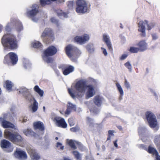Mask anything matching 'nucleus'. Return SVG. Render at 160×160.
<instances>
[{
  "label": "nucleus",
  "mask_w": 160,
  "mask_h": 160,
  "mask_svg": "<svg viewBox=\"0 0 160 160\" xmlns=\"http://www.w3.org/2000/svg\"><path fill=\"white\" fill-rule=\"evenodd\" d=\"M128 56L127 54H123L120 57V59L122 60H123L127 57Z\"/></svg>",
  "instance_id": "obj_50"
},
{
  "label": "nucleus",
  "mask_w": 160,
  "mask_h": 160,
  "mask_svg": "<svg viewBox=\"0 0 160 160\" xmlns=\"http://www.w3.org/2000/svg\"><path fill=\"white\" fill-rule=\"evenodd\" d=\"M87 49L88 52H91V51H93V48L92 49L90 48V46L89 45H87Z\"/></svg>",
  "instance_id": "obj_53"
},
{
  "label": "nucleus",
  "mask_w": 160,
  "mask_h": 160,
  "mask_svg": "<svg viewBox=\"0 0 160 160\" xmlns=\"http://www.w3.org/2000/svg\"><path fill=\"white\" fill-rule=\"evenodd\" d=\"M68 144L70 147L74 150L76 149L77 148L76 146L75 145L74 141L72 139L69 140L68 142Z\"/></svg>",
  "instance_id": "obj_34"
},
{
  "label": "nucleus",
  "mask_w": 160,
  "mask_h": 160,
  "mask_svg": "<svg viewBox=\"0 0 160 160\" xmlns=\"http://www.w3.org/2000/svg\"><path fill=\"white\" fill-rule=\"evenodd\" d=\"M79 130V127L78 125H76L75 127H72L70 129L71 131L73 132H76Z\"/></svg>",
  "instance_id": "obj_41"
},
{
  "label": "nucleus",
  "mask_w": 160,
  "mask_h": 160,
  "mask_svg": "<svg viewBox=\"0 0 160 160\" xmlns=\"http://www.w3.org/2000/svg\"><path fill=\"white\" fill-rule=\"evenodd\" d=\"M34 91L37 92L41 97H42L43 95L44 92L42 90L38 85H36L33 88Z\"/></svg>",
  "instance_id": "obj_29"
},
{
  "label": "nucleus",
  "mask_w": 160,
  "mask_h": 160,
  "mask_svg": "<svg viewBox=\"0 0 160 160\" xmlns=\"http://www.w3.org/2000/svg\"><path fill=\"white\" fill-rule=\"evenodd\" d=\"M2 136V132L0 131V137H1Z\"/></svg>",
  "instance_id": "obj_61"
},
{
  "label": "nucleus",
  "mask_w": 160,
  "mask_h": 160,
  "mask_svg": "<svg viewBox=\"0 0 160 160\" xmlns=\"http://www.w3.org/2000/svg\"><path fill=\"white\" fill-rule=\"evenodd\" d=\"M55 139H56V140H58V137H56L55 138Z\"/></svg>",
  "instance_id": "obj_64"
},
{
  "label": "nucleus",
  "mask_w": 160,
  "mask_h": 160,
  "mask_svg": "<svg viewBox=\"0 0 160 160\" xmlns=\"http://www.w3.org/2000/svg\"><path fill=\"white\" fill-rule=\"evenodd\" d=\"M103 40L106 44L108 47V49L110 51H113V49L109 37L105 34H103Z\"/></svg>",
  "instance_id": "obj_18"
},
{
  "label": "nucleus",
  "mask_w": 160,
  "mask_h": 160,
  "mask_svg": "<svg viewBox=\"0 0 160 160\" xmlns=\"http://www.w3.org/2000/svg\"><path fill=\"white\" fill-rule=\"evenodd\" d=\"M13 86L12 83L10 81L6 80L3 84V86L8 90H11Z\"/></svg>",
  "instance_id": "obj_26"
},
{
  "label": "nucleus",
  "mask_w": 160,
  "mask_h": 160,
  "mask_svg": "<svg viewBox=\"0 0 160 160\" xmlns=\"http://www.w3.org/2000/svg\"><path fill=\"white\" fill-rule=\"evenodd\" d=\"M137 45L138 46L140 52H143L147 49V44L145 40H141L139 42Z\"/></svg>",
  "instance_id": "obj_20"
},
{
  "label": "nucleus",
  "mask_w": 160,
  "mask_h": 160,
  "mask_svg": "<svg viewBox=\"0 0 160 160\" xmlns=\"http://www.w3.org/2000/svg\"><path fill=\"white\" fill-rule=\"evenodd\" d=\"M62 144L59 142H58L57 143V147H60V149L61 150H63L64 149V146H62Z\"/></svg>",
  "instance_id": "obj_49"
},
{
  "label": "nucleus",
  "mask_w": 160,
  "mask_h": 160,
  "mask_svg": "<svg viewBox=\"0 0 160 160\" xmlns=\"http://www.w3.org/2000/svg\"><path fill=\"white\" fill-rule=\"evenodd\" d=\"M16 157L19 159H24L27 158V155L25 152L22 150H17L14 152Z\"/></svg>",
  "instance_id": "obj_17"
},
{
  "label": "nucleus",
  "mask_w": 160,
  "mask_h": 160,
  "mask_svg": "<svg viewBox=\"0 0 160 160\" xmlns=\"http://www.w3.org/2000/svg\"><path fill=\"white\" fill-rule=\"evenodd\" d=\"M58 2L60 3H63L65 2V0H57Z\"/></svg>",
  "instance_id": "obj_59"
},
{
  "label": "nucleus",
  "mask_w": 160,
  "mask_h": 160,
  "mask_svg": "<svg viewBox=\"0 0 160 160\" xmlns=\"http://www.w3.org/2000/svg\"><path fill=\"white\" fill-rule=\"evenodd\" d=\"M2 28L1 26H0V32L2 31Z\"/></svg>",
  "instance_id": "obj_63"
},
{
  "label": "nucleus",
  "mask_w": 160,
  "mask_h": 160,
  "mask_svg": "<svg viewBox=\"0 0 160 160\" xmlns=\"http://www.w3.org/2000/svg\"><path fill=\"white\" fill-rule=\"evenodd\" d=\"M11 145V143L8 141L3 139L1 141V146L2 148H8Z\"/></svg>",
  "instance_id": "obj_27"
},
{
  "label": "nucleus",
  "mask_w": 160,
  "mask_h": 160,
  "mask_svg": "<svg viewBox=\"0 0 160 160\" xmlns=\"http://www.w3.org/2000/svg\"><path fill=\"white\" fill-rule=\"evenodd\" d=\"M57 0H40V5L42 7L46 5L50 4L52 2H55Z\"/></svg>",
  "instance_id": "obj_28"
},
{
  "label": "nucleus",
  "mask_w": 160,
  "mask_h": 160,
  "mask_svg": "<svg viewBox=\"0 0 160 160\" xmlns=\"http://www.w3.org/2000/svg\"><path fill=\"white\" fill-rule=\"evenodd\" d=\"M113 131L112 130H109L108 131V135L107 138V141H108L110 140L111 136H113Z\"/></svg>",
  "instance_id": "obj_44"
},
{
  "label": "nucleus",
  "mask_w": 160,
  "mask_h": 160,
  "mask_svg": "<svg viewBox=\"0 0 160 160\" xmlns=\"http://www.w3.org/2000/svg\"><path fill=\"white\" fill-rule=\"evenodd\" d=\"M4 137L11 141L14 144H18L23 141V138L19 134L18 131L13 132V131L7 129L4 130Z\"/></svg>",
  "instance_id": "obj_2"
},
{
  "label": "nucleus",
  "mask_w": 160,
  "mask_h": 160,
  "mask_svg": "<svg viewBox=\"0 0 160 160\" xmlns=\"http://www.w3.org/2000/svg\"><path fill=\"white\" fill-rule=\"evenodd\" d=\"M41 37L43 41L46 44H48L54 39V34L50 28H45L41 34Z\"/></svg>",
  "instance_id": "obj_4"
},
{
  "label": "nucleus",
  "mask_w": 160,
  "mask_h": 160,
  "mask_svg": "<svg viewBox=\"0 0 160 160\" xmlns=\"http://www.w3.org/2000/svg\"><path fill=\"white\" fill-rule=\"evenodd\" d=\"M118 140H116L114 142V144L115 146V147L116 148H118V145L117 143Z\"/></svg>",
  "instance_id": "obj_56"
},
{
  "label": "nucleus",
  "mask_w": 160,
  "mask_h": 160,
  "mask_svg": "<svg viewBox=\"0 0 160 160\" xmlns=\"http://www.w3.org/2000/svg\"><path fill=\"white\" fill-rule=\"evenodd\" d=\"M60 12H60V13H57V14H58V16H61L62 15L63 13H62V11H61Z\"/></svg>",
  "instance_id": "obj_58"
},
{
  "label": "nucleus",
  "mask_w": 160,
  "mask_h": 160,
  "mask_svg": "<svg viewBox=\"0 0 160 160\" xmlns=\"http://www.w3.org/2000/svg\"><path fill=\"white\" fill-rule=\"evenodd\" d=\"M58 68L62 71V73L65 76L72 72L74 70V67L69 64H60L58 66Z\"/></svg>",
  "instance_id": "obj_9"
},
{
  "label": "nucleus",
  "mask_w": 160,
  "mask_h": 160,
  "mask_svg": "<svg viewBox=\"0 0 160 160\" xmlns=\"http://www.w3.org/2000/svg\"><path fill=\"white\" fill-rule=\"evenodd\" d=\"M148 152L150 154H152L153 155L157 154L158 152L157 150L154 148L149 146L148 147Z\"/></svg>",
  "instance_id": "obj_31"
},
{
  "label": "nucleus",
  "mask_w": 160,
  "mask_h": 160,
  "mask_svg": "<svg viewBox=\"0 0 160 160\" xmlns=\"http://www.w3.org/2000/svg\"><path fill=\"white\" fill-rule=\"evenodd\" d=\"M101 49L103 53L105 56H106L108 55V53L106 49L103 48H101Z\"/></svg>",
  "instance_id": "obj_52"
},
{
  "label": "nucleus",
  "mask_w": 160,
  "mask_h": 160,
  "mask_svg": "<svg viewBox=\"0 0 160 160\" xmlns=\"http://www.w3.org/2000/svg\"><path fill=\"white\" fill-rule=\"evenodd\" d=\"M50 20L52 23L56 24L58 26L59 25L58 21L56 19L54 18H52L50 19Z\"/></svg>",
  "instance_id": "obj_46"
},
{
  "label": "nucleus",
  "mask_w": 160,
  "mask_h": 160,
  "mask_svg": "<svg viewBox=\"0 0 160 160\" xmlns=\"http://www.w3.org/2000/svg\"><path fill=\"white\" fill-rule=\"evenodd\" d=\"M23 132L24 134L27 136H30L32 135L33 133V132L32 131L28 129L24 131Z\"/></svg>",
  "instance_id": "obj_39"
},
{
  "label": "nucleus",
  "mask_w": 160,
  "mask_h": 160,
  "mask_svg": "<svg viewBox=\"0 0 160 160\" xmlns=\"http://www.w3.org/2000/svg\"><path fill=\"white\" fill-rule=\"evenodd\" d=\"M17 55L13 52H10L4 57L3 63L8 66L14 65L16 64L18 61Z\"/></svg>",
  "instance_id": "obj_6"
},
{
  "label": "nucleus",
  "mask_w": 160,
  "mask_h": 160,
  "mask_svg": "<svg viewBox=\"0 0 160 160\" xmlns=\"http://www.w3.org/2000/svg\"><path fill=\"white\" fill-rule=\"evenodd\" d=\"M125 85L126 88H129L130 87V86L129 83L128 82L126 79H125Z\"/></svg>",
  "instance_id": "obj_51"
},
{
  "label": "nucleus",
  "mask_w": 160,
  "mask_h": 160,
  "mask_svg": "<svg viewBox=\"0 0 160 160\" xmlns=\"http://www.w3.org/2000/svg\"><path fill=\"white\" fill-rule=\"evenodd\" d=\"M145 115L150 127L152 128H156L157 126V122L154 114L150 111H147Z\"/></svg>",
  "instance_id": "obj_8"
},
{
  "label": "nucleus",
  "mask_w": 160,
  "mask_h": 160,
  "mask_svg": "<svg viewBox=\"0 0 160 160\" xmlns=\"http://www.w3.org/2000/svg\"><path fill=\"white\" fill-rule=\"evenodd\" d=\"M68 91L69 93L72 98H75V96L74 94L72 92L70 89H68Z\"/></svg>",
  "instance_id": "obj_48"
},
{
  "label": "nucleus",
  "mask_w": 160,
  "mask_h": 160,
  "mask_svg": "<svg viewBox=\"0 0 160 160\" xmlns=\"http://www.w3.org/2000/svg\"><path fill=\"white\" fill-rule=\"evenodd\" d=\"M19 92L20 93L23 94L24 97L27 100H29L28 98L29 97H31V95L29 93L28 89L25 88H20Z\"/></svg>",
  "instance_id": "obj_21"
},
{
  "label": "nucleus",
  "mask_w": 160,
  "mask_h": 160,
  "mask_svg": "<svg viewBox=\"0 0 160 160\" xmlns=\"http://www.w3.org/2000/svg\"><path fill=\"white\" fill-rule=\"evenodd\" d=\"M74 2L72 1L68 2L67 6L69 9H72L73 6Z\"/></svg>",
  "instance_id": "obj_42"
},
{
  "label": "nucleus",
  "mask_w": 160,
  "mask_h": 160,
  "mask_svg": "<svg viewBox=\"0 0 160 160\" xmlns=\"http://www.w3.org/2000/svg\"><path fill=\"white\" fill-rule=\"evenodd\" d=\"M75 158L77 160H81V155L80 153L77 151H74L72 152Z\"/></svg>",
  "instance_id": "obj_32"
},
{
  "label": "nucleus",
  "mask_w": 160,
  "mask_h": 160,
  "mask_svg": "<svg viewBox=\"0 0 160 160\" xmlns=\"http://www.w3.org/2000/svg\"><path fill=\"white\" fill-rule=\"evenodd\" d=\"M76 110V106L69 102L68 103L67 105V108L65 111V114L69 115L71 112L75 111Z\"/></svg>",
  "instance_id": "obj_19"
},
{
  "label": "nucleus",
  "mask_w": 160,
  "mask_h": 160,
  "mask_svg": "<svg viewBox=\"0 0 160 160\" xmlns=\"http://www.w3.org/2000/svg\"><path fill=\"white\" fill-rule=\"evenodd\" d=\"M32 158L33 159L38 160L39 159L40 157L38 154L36 152H33L31 154Z\"/></svg>",
  "instance_id": "obj_37"
},
{
  "label": "nucleus",
  "mask_w": 160,
  "mask_h": 160,
  "mask_svg": "<svg viewBox=\"0 0 160 160\" xmlns=\"http://www.w3.org/2000/svg\"><path fill=\"white\" fill-rule=\"evenodd\" d=\"M146 24L145 22L142 21H140L138 23V31L142 33L140 34L141 36L145 37L146 36L145 24Z\"/></svg>",
  "instance_id": "obj_15"
},
{
  "label": "nucleus",
  "mask_w": 160,
  "mask_h": 160,
  "mask_svg": "<svg viewBox=\"0 0 160 160\" xmlns=\"http://www.w3.org/2000/svg\"><path fill=\"white\" fill-rule=\"evenodd\" d=\"M156 160H160V156L158 155V152L157 154H155Z\"/></svg>",
  "instance_id": "obj_54"
},
{
  "label": "nucleus",
  "mask_w": 160,
  "mask_h": 160,
  "mask_svg": "<svg viewBox=\"0 0 160 160\" xmlns=\"http://www.w3.org/2000/svg\"><path fill=\"white\" fill-rule=\"evenodd\" d=\"M32 9L27 12V16L30 18H33L39 12L38 6L37 5L34 4L32 6Z\"/></svg>",
  "instance_id": "obj_13"
},
{
  "label": "nucleus",
  "mask_w": 160,
  "mask_h": 160,
  "mask_svg": "<svg viewBox=\"0 0 160 160\" xmlns=\"http://www.w3.org/2000/svg\"><path fill=\"white\" fill-rule=\"evenodd\" d=\"M18 42L16 36L11 33L4 34L1 39V42L6 50L17 49L18 48Z\"/></svg>",
  "instance_id": "obj_1"
},
{
  "label": "nucleus",
  "mask_w": 160,
  "mask_h": 160,
  "mask_svg": "<svg viewBox=\"0 0 160 160\" xmlns=\"http://www.w3.org/2000/svg\"><path fill=\"white\" fill-rule=\"evenodd\" d=\"M33 126L35 129H38L40 131H43L44 130L43 124L40 121L34 122Z\"/></svg>",
  "instance_id": "obj_23"
},
{
  "label": "nucleus",
  "mask_w": 160,
  "mask_h": 160,
  "mask_svg": "<svg viewBox=\"0 0 160 160\" xmlns=\"http://www.w3.org/2000/svg\"><path fill=\"white\" fill-rule=\"evenodd\" d=\"M116 86L121 96H122L123 95V92L120 84L118 83H116Z\"/></svg>",
  "instance_id": "obj_36"
},
{
  "label": "nucleus",
  "mask_w": 160,
  "mask_h": 160,
  "mask_svg": "<svg viewBox=\"0 0 160 160\" xmlns=\"http://www.w3.org/2000/svg\"><path fill=\"white\" fill-rule=\"evenodd\" d=\"M160 141V137L159 136H156L153 140L154 142L157 146Z\"/></svg>",
  "instance_id": "obj_40"
},
{
  "label": "nucleus",
  "mask_w": 160,
  "mask_h": 160,
  "mask_svg": "<svg viewBox=\"0 0 160 160\" xmlns=\"http://www.w3.org/2000/svg\"><path fill=\"white\" fill-rule=\"evenodd\" d=\"M57 52V49L54 46H50L44 50L42 55V58L47 63H52L53 60L50 56L55 55Z\"/></svg>",
  "instance_id": "obj_3"
},
{
  "label": "nucleus",
  "mask_w": 160,
  "mask_h": 160,
  "mask_svg": "<svg viewBox=\"0 0 160 160\" xmlns=\"http://www.w3.org/2000/svg\"><path fill=\"white\" fill-rule=\"evenodd\" d=\"M152 37L153 40H155L157 38V36L154 34L152 35Z\"/></svg>",
  "instance_id": "obj_55"
},
{
  "label": "nucleus",
  "mask_w": 160,
  "mask_h": 160,
  "mask_svg": "<svg viewBox=\"0 0 160 160\" xmlns=\"http://www.w3.org/2000/svg\"><path fill=\"white\" fill-rule=\"evenodd\" d=\"M125 66L130 70H131L132 68V66L130 62H127L124 64Z\"/></svg>",
  "instance_id": "obj_47"
},
{
  "label": "nucleus",
  "mask_w": 160,
  "mask_h": 160,
  "mask_svg": "<svg viewBox=\"0 0 160 160\" xmlns=\"http://www.w3.org/2000/svg\"><path fill=\"white\" fill-rule=\"evenodd\" d=\"M86 83V81L83 80H79L76 83L75 88L78 92L76 95L78 97L81 98L84 96L87 86Z\"/></svg>",
  "instance_id": "obj_5"
},
{
  "label": "nucleus",
  "mask_w": 160,
  "mask_h": 160,
  "mask_svg": "<svg viewBox=\"0 0 160 160\" xmlns=\"http://www.w3.org/2000/svg\"><path fill=\"white\" fill-rule=\"evenodd\" d=\"M32 45L33 48H42V43L38 41H36L32 42Z\"/></svg>",
  "instance_id": "obj_33"
},
{
  "label": "nucleus",
  "mask_w": 160,
  "mask_h": 160,
  "mask_svg": "<svg viewBox=\"0 0 160 160\" xmlns=\"http://www.w3.org/2000/svg\"><path fill=\"white\" fill-rule=\"evenodd\" d=\"M15 20H13L8 23L5 28V30L6 31L9 32L12 29H14L15 22Z\"/></svg>",
  "instance_id": "obj_25"
},
{
  "label": "nucleus",
  "mask_w": 160,
  "mask_h": 160,
  "mask_svg": "<svg viewBox=\"0 0 160 160\" xmlns=\"http://www.w3.org/2000/svg\"><path fill=\"white\" fill-rule=\"evenodd\" d=\"M129 51L132 53H137L140 50L138 48L134 47H131L129 49Z\"/></svg>",
  "instance_id": "obj_35"
},
{
  "label": "nucleus",
  "mask_w": 160,
  "mask_h": 160,
  "mask_svg": "<svg viewBox=\"0 0 160 160\" xmlns=\"http://www.w3.org/2000/svg\"><path fill=\"white\" fill-rule=\"evenodd\" d=\"M63 160H72V159H70L66 157H64L63 158Z\"/></svg>",
  "instance_id": "obj_57"
},
{
  "label": "nucleus",
  "mask_w": 160,
  "mask_h": 160,
  "mask_svg": "<svg viewBox=\"0 0 160 160\" xmlns=\"http://www.w3.org/2000/svg\"><path fill=\"white\" fill-rule=\"evenodd\" d=\"M43 110L44 111H45V106H43Z\"/></svg>",
  "instance_id": "obj_62"
},
{
  "label": "nucleus",
  "mask_w": 160,
  "mask_h": 160,
  "mask_svg": "<svg viewBox=\"0 0 160 160\" xmlns=\"http://www.w3.org/2000/svg\"><path fill=\"white\" fill-rule=\"evenodd\" d=\"M76 12L79 13H84L88 10V4L84 0H77L76 1Z\"/></svg>",
  "instance_id": "obj_7"
},
{
  "label": "nucleus",
  "mask_w": 160,
  "mask_h": 160,
  "mask_svg": "<svg viewBox=\"0 0 160 160\" xmlns=\"http://www.w3.org/2000/svg\"><path fill=\"white\" fill-rule=\"evenodd\" d=\"M90 112H92L95 113H98L99 112L98 109L95 107L92 108L90 110Z\"/></svg>",
  "instance_id": "obj_43"
},
{
  "label": "nucleus",
  "mask_w": 160,
  "mask_h": 160,
  "mask_svg": "<svg viewBox=\"0 0 160 160\" xmlns=\"http://www.w3.org/2000/svg\"><path fill=\"white\" fill-rule=\"evenodd\" d=\"M87 119H88V121L90 122L93 121L92 119L90 118H87Z\"/></svg>",
  "instance_id": "obj_60"
},
{
  "label": "nucleus",
  "mask_w": 160,
  "mask_h": 160,
  "mask_svg": "<svg viewBox=\"0 0 160 160\" xmlns=\"http://www.w3.org/2000/svg\"><path fill=\"white\" fill-rule=\"evenodd\" d=\"M89 38L90 37L89 35L85 34L81 36H76L74 37V39L75 42L80 44L82 45L88 41L89 40Z\"/></svg>",
  "instance_id": "obj_11"
},
{
  "label": "nucleus",
  "mask_w": 160,
  "mask_h": 160,
  "mask_svg": "<svg viewBox=\"0 0 160 160\" xmlns=\"http://www.w3.org/2000/svg\"><path fill=\"white\" fill-rule=\"evenodd\" d=\"M103 98L99 95L95 96L93 99V103L97 107H100L102 103Z\"/></svg>",
  "instance_id": "obj_22"
},
{
  "label": "nucleus",
  "mask_w": 160,
  "mask_h": 160,
  "mask_svg": "<svg viewBox=\"0 0 160 160\" xmlns=\"http://www.w3.org/2000/svg\"><path fill=\"white\" fill-rule=\"evenodd\" d=\"M2 127L4 128H10L13 129L15 130H17L18 131V129L16 127H15L14 125L11 122L7 121L6 120H3L2 122Z\"/></svg>",
  "instance_id": "obj_16"
},
{
  "label": "nucleus",
  "mask_w": 160,
  "mask_h": 160,
  "mask_svg": "<svg viewBox=\"0 0 160 160\" xmlns=\"http://www.w3.org/2000/svg\"><path fill=\"white\" fill-rule=\"evenodd\" d=\"M68 122L69 125L70 126H73L75 124V122L72 118H69L68 120Z\"/></svg>",
  "instance_id": "obj_45"
},
{
  "label": "nucleus",
  "mask_w": 160,
  "mask_h": 160,
  "mask_svg": "<svg viewBox=\"0 0 160 160\" xmlns=\"http://www.w3.org/2000/svg\"><path fill=\"white\" fill-rule=\"evenodd\" d=\"M65 50L66 54L70 58L76 54L79 51L77 48L71 44L68 45L66 47Z\"/></svg>",
  "instance_id": "obj_10"
},
{
  "label": "nucleus",
  "mask_w": 160,
  "mask_h": 160,
  "mask_svg": "<svg viewBox=\"0 0 160 160\" xmlns=\"http://www.w3.org/2000/svg\"><path fill=\"white\" fill-rule=\"evenodd\" d=\"M56 125L59 127L65 128L67 127V124L64 119L59 117H55L53 120Z\"/></svg>",
  "instance_id": "obj_12"
},
{
  "label": "nucleus",
  "mask_w": 160,
  "mask_h": 160,
  "mask_svg": "<svg viewBox=\"0 0 160 160\" xmlns=\"http://www.w3.org/2000/svg\"><path fill=\"white\" fill-rule=\"evenodd\" d=\"M146 24L147 25L148 30H150L155 26V24L153 23H150L149 24H148V22L147 20H145Z\"/></svg>",
  "instance_id": "obj_38"
},
{
  "label": "nucleus",
  "mask_w": 160,
  "mask_h": 160,
  "mask_svg": "<svg viewBox=\"0 0 160 160\" xmlns=\"http://www.w3.org/2000/svg\"><path fill=\"white\" fill-rule=\"evenodd\" d=\"M15 28L14 29L16 30L19 32L23 29L22 25L21 22L18 20H15Z\"/></svg>",
  "instance_id": "obj_24"
},
{
  "label": "nucleus",
  "mask_w": 160,
  "mask_h": 160,
  "mask_svg": "<svg viewBox=\"0 0 160 160\" xmlns=\"http://www.w3.org/2000/svg\"><path fill=\"white\" fill-rule=\"evenodd\" d=\"M33 100V102L32 106V110L33 112H35L38 109V104L35 99L32 98Z\"/></svg>",
  "instance_id": "obj_30"
},
{
  "label": "nucleus",
  "mask_w": 160,
  "mask_h": 160,
  "mask_svg": "<svg viewBox=\"0 0 160 160\" xmlns=\"http://www.w3.org/2000/svg\"><path fill=\"white\" fill-rule=\"evenodd\" d=\"M87 88H88V89L86 93V99H88L94 95L95 92L93 87L92 85H87Z\"/></svg>",
  "instance_id": "obj_14"
}]
</instances>
